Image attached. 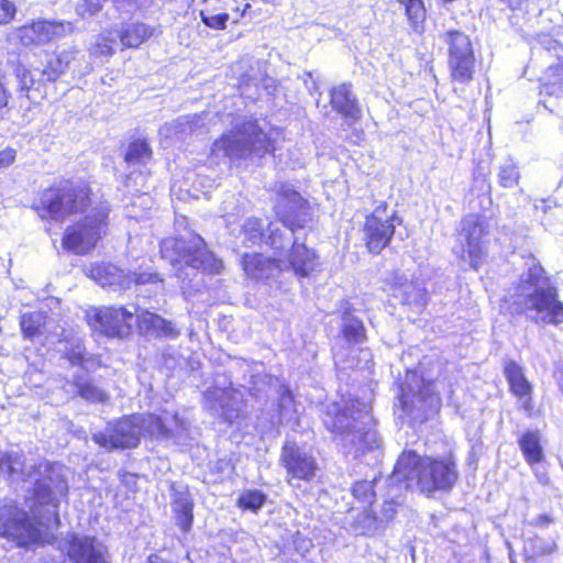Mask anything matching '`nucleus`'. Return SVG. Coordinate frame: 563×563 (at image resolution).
Masks as SVG:
<instances>
[{"instance_id":"f257e3e1","label":"nucleus","mask_w":563,"mask_h":563,"mask_svg":"<svg viewBox=\"0 0 563 563\" xmlns=\"http://www.w3.org/2000/svg\"><path fill=\"white\" fill-rule=\"evenodd\" d=\"M323 423L336 435L345 452L357 459L373 454V460L380 456L379 437L374 429L369 405L354 398H342L327 407Z\"/></svg>"},{"instance_id":"f03ea898","label":"nucleus","mask_w":563,"mask_h":563,"mask_svg":"<svg viewBox=\"0 0 563 563\" xmlns=\"http://www.w3.org/2000/svg\"><path fill=\"white\" fill-rule=\"evenodd\" d=\"M423 363L418 369H407L406 378L400 387L399 404L401 411L411 423H421L435 415L441 406L442 397L450 400L454 394L453 387L444 378H432L423 369Z\"/></svg>"},{"instance_id":"7ed1b4c3","label":"nucleus","mask_w":563,"mask_h":563,"mask_svg":"<svg viewBox=\"0 0 563 563\" xmlns=\"http://www.w3.org/2000/svg\"><path fill=\"white\" fill-rule=\"evenodd\" d=\"M390 479L404 483L407 489L417 488L431 495L438 490H450L457 481V471L452 461L421 457L408 451L399 456Z\"/></svg>"},{"instance_id":"20e7f679","label":"nucleus","mask_w":563,"mask_h":563,"mask_svg":"<svg viewBox=\"0 0 563 563\" xmlns=\"http://www.w3.org/2000/svg\"><path fill=\"white\" fill-rule=\"evenodd\" d=\"M246 390L255 398L262 397V394L268 395L274 391L279 395L283 406L291 401L290 389L279 378L258 373L251 376V386H243V389L224 388L218 384L207 389L203 393V408L212 416L232 423L243 413Z\"/></svg>"},{"instance_id":"39448f33","label":"nucleus","mask_w":563,"mask_h":563,"mask_svg":"<svg viewBox=\"0 0 563 563\" xmlns=\"http://www.w3.org/2000/svg\"><path fill=\"white\" fill-rule=\"evenodd\" d=\"M515 297L514 302L537 322H563V303L558 300L555 287L544 276V269L539 264H532L521 274Z\"/></svg>"},{"instance_id":"423d86ee","label":"nucleus","mask_w":563,"mask_h":563,"mask_svg":"<svg viewBox=\"0 0 563 563\" xmlns=\"http://www.w3.org/2000/svg\"><path fill=\"white\" fill-rule=\"evenodd\" d=\"M161 253L183 280L191 279L199 272L214 274L222 268V262L214 257L198 234L167 238L161 243Z\"/></svg>"},{"instance_id":"0eeeda50","label":"nucleus","mask_w":563,"mask_h":563,"mask_svg":"<svg viewBox=\"0 0 563 563\" xmlns=\"http://www.w3.org/2000/svg\"><path fill=\"white\" fill-rule=\"evenodd\" d=\"M275 209L280 222L268 224L265 243L282 254L284 251H290L295 239L299 242L297 231L303 229L311 218L308 202L299 192L286 185H283L277 194Z\"/></svg>"},{"instance_id":"6e6552de","label":"nucleus","mask_w":563,"mask_h":563,"mask_svg":"<svg viewBox=\"0 0 563 563\" xmlns=\"http://www.w3.org/2000/svg\"><path fill=\"white\" fill-rule=\"evenodd\" d=\"M274 141L255 120H243L213 143L214 153L230 159H255L273 153Z\"/></svg>"},{"instance_id":"1a4fd4ad","label":"nucleus","mask_w":563,"mask_h":563,"mask_svg":"<svg viewBox=\"0 0 563 563\" xmlns=\"http://www.w3.org/2000/svg\"><path fill=\"white\" fill-rule=\"evenodd\" d=\"M89 202L86 183L62 179L41 194L38 209L54 220H63L71 213L82 212Z\"/></svg>"},{"instance_id":"9d476101","label":"nucleus","mask_w":563,"mask_h":563,"mask_svg":"<svg viewBox=\"0 0 563 563\" xmlns=\"http://www.w3.org/2000/svg\"><path fill=\"white\" fill-rule=\"evenodd\" d=\"M0 537L16 547L37 544L42 539L40 522L25 509L10 500L0 503Z\"/></svg>"},{"instance_id":"9b49d317","label":"nucleus","mask_w":563,"mask_h":563,"mask_svg":"<svg viewBox=\"0 0 563 563\" xmlns=\"http://www.w3.org/2000/svg\"><path fill=\"white\" fill-rule=\"evenodd\" d=\"M109 207L100 205L64 233L63 246L76 254H86L106 234L108 228Z\"/></svg>"},{"instance_id":"f8f14e48","label":"nucleus","mask_w":563,"mask_h":563,"mask_svg":"<svg viewBox=\"0 0 563 563\" xmlns=\"http://www.w3.org/2000/svg\"><path fill=\"white\" fill-rule=\"evenodd\" d=\"M442 38L448 45V64L452 80L468 84L475 71V55L468 35L461 31H448Z\"/></svg>"},{"instance_id":"ddd939ff","label":"nucleus","mask_w":563,"mask_h":563,"mask_svg":"<svg viewBox=\"0 0 563 563\" xmlns=\"http://www.w3.org/2000/svg\"><path fill=\"white\" fill-rule=\"evenodd\" d=\"M402 221L395 210L389 211L387 202H379L364 223V240L371 253H380L390 242L396 224Z\"/></svg>"},{"instance_id":"4468645a","label":"nucleus","mask_w":563,"mask_h":563,"mask_svg":"<svg viewBox=\"0 0 563 563\" xmlns=\"http://www.w3.org/2000/svg\"><path fill=\"white\" fill-rule=\"evenodd\" d=\"M489 234V220L479 214H468L461 222L460 238L465 242L462 257L477 269L486 257L485 238Z\"/></svg>"},{"instance_id":"2eb2a0df","label":"nucleus","mask_w":563,"mask_h":563,"mask_svg":"<svg viewBox=\"0 0 563 563\" xmlns=\"http://www.w3.org/2000/svg\"><path fill=\"white\" fill-rule=\"evenodd\" d=\"M139 421H142L141 416H125L108 423L104 432L95 433L92 439L97 444L109 450L135 448L141 439Z\"/></svg>"},{"instance_id":"dca6fc26","label":"nucleus","mask_w":563,"mask_h":563,"mask_svg":"<svg viewBox=\"0 0 563 563\" xmlns=\"http://www.w3.org/2000/svg\"><path fill=\"white\" fill-rule=\"evenodd\" d=\"M63 465L46 461L38 463L37 476L34 485V497L38 504L55 505L58 496L68 492L67 482L64 478Z\"/></svg>"},{"instance_id":"f3484780","label":"nucleus","mask_w":563,"mask_h":563,"mask_svg":"<svg viewBox=\"0 0 563 563\" xmlns=\"http://www.w3.org/2000/svg\"><path fill=\"white\" fill-rule=\"evenodd\" d=\"M87 318L91 328L111 338L128 336L134 322V313L122 307L96 309Z\"/></svg>"},{"instance_id":"a211bd4d","label":"nucleus","mask_w":563,"mask_h":563,"mask_svg":"<svg viewBox=\"0 0 563 563\" xmlns=\"http://www.w3.org/2000/svg\"><path fill=\"white\" fill-rule=\"evenodd\" d=\"M279 460L287 471L288 482L292 479L310 482L316 475V459L296 442L287 441L284 444Z\"/></svg>"},{"instance_id":"6ab92c4d","label":"nucleus","mask_w":563,"mask_h":563,"mask_svg":"<svg viewBox=\"0 0 563 563\" xmlns=\"http://www.w3.org/2000/svg\"><path fill=\"white\" fill-rule=\"evenodd\" d=\"M67 555L71 563H111L107 545L96 537L71 534Z\"/></svg>"},{"instance_id":"aec40b11","label":"nucleus","mask_w":563,"mask_h":563,"mask_svg":"<svg viewBox=\"0 0 563 563\" xmlns=\"http://www.w3.org/2000/svg\"><path fill=\"white\" fill-rule=\"evenodd\" d=\"M282 260L265 256L262 253H245L241 260L245 275L256 282L274 279L282 271Z\"/></svg>"},{"instance_id":"412c9836","label":"nucleus","mask_w":563,"mask_h":563,"mask_svg":"<svg viewBox=\"0 0 563 563\" xmlns=\"http://www.w3.org/2000/svg\"><path fill=\"white\" fill-rule=\"evenodd\" d=\"M393 296L399 298L404 305L413 307L416 310L423 308L427 303V291L410 282L405 274L394 272L387 278Z\"/></svg>"},{"instance_id":"4be33fe9","label":"nucleus","mask_w":563,"mask_h":563,"mask_svg":"<svg viewBox=\"0 0 563 563\" xmlns=\"http://www.w3.org/2000/svg\"><path fill=\"white\" fill-rule=\"evenodd\" d=\"M38 463L26 464L18 452H0V475L9 479H31L37 476Z\"/></svg>"},{"instance_id":"5701e85b","label":"nucleus","mask_w":563,"mask_h":563,"mask_svg":"<svg viewBox=\"0 0 563 563\" xmlns=\"http://www.w3.org/2000/svg\"><path fill=\"white\" fill-rule=\"evenodd\" d=\"M287 263L299 277L309 276L319 266L314 251L308 249L305 243L297 242V239L292 242Z\"/></svg>"},{"instance_id":"b1692460","label":"nucleus","mask_w":563,"mask_h":563,"mask_svg":"<svg viewBox=\"0 0 563 563\" xmlns=\"http://www.w3.org/2000/svg\"><path fill=\"white\" fill-rule=\"evenodd\" d=\"M172 506L179 528L187 532L194 521V501L187 487L181 485L172 486Z\"/></svg>"},{"instance_id":"393cba45","label":"nucleus","mask_w":563,"mask_h":563,"mask_svg":"<svg viewBox=\"0 0 563 563\" xmlns=\"http://www.w3.org/2000/svg\"><path fill=\"white\" fill-rule=\"evenodd\" d=\"M330 97L332 108L341 115L353 121L360 119L361 109L350 84H341L332 88Z\"/></svg>"},{"instance_id":"a878e982","label":"nucleus","mask_w":563,"mask_h":563,"mask_svg":"<svg viewBox=\"0 0 563 563\" xmlns=\"http://www.w3.org/2000/svg\"><path fill=\"white\" fill-rule=\"evenodd\" d=\"M142 421H139V429L142 434H148L153 438H163V439H173L175 438L180 431L186 430V422L180 419L177 415L173 417V421L175 423L176 430H172L165 426L161 417H157L155 415H143L140 413Z\"/></svg>"},{"instance_id":"bb28decb","label":"nucleus","mask_w":563,"mask_h":563,"mask_svg":"<svg viewBox=\"0 0 563 563\" xmlns=\"http://www.w3.org/2000/svg\"><path fill=\"white\" fill-rule=\"evenodd\" d=\"M137 324L140 331L148 336L175 339L179 333L173 322L150 311H143L137 317Z\"/></svg>"},{"instance_id":"cd10ccee","label":"nucleus","mask_w":563,"mask_h":563,"mask_svg":"<svg viewBox=\"0 0 563 563\" xmlns=\"http://www.w3.org/2000/svg\"><path fill=\"white\" fill-rule=\"evenodd\" d=\"M126 273L112 264H96L90 269V276L101 287L118 286L119 288H130V277Z\"/></svg>"},{"instance_id":"c85d7f7f","label":"nucleus","mask_w":563,"mask_h":563,"mask_svg":"<svg viewBox=\"0 0 563 563\" xmlns=\"http://www.w3.org/2000/svg\"><path fill=\"white\" fill-rule=\"evenodd\" d=\"M52 320L42 311L23 313L20 320L21 331L29 340H42L48 331Z\"/></svg>"},{"instance_id":"c756f323","label":"nucleus","mask_w":563,"mask_h":563,"mask_svg":"<svg viewBox=\"0 0 563 563\" xmlns=\"http://www.w3.org/2000/svg\"><path fill=\"white\" fill-rule=\"evenodd\" d=\"M40 44L59 40L73 33L74 26L68 21H35Z\"/></svg>"},{"instance_id":"7c9ffc66","label":"nucleus","mask_w":563,"mask_h":563,"mask_svg":"<svg viewBox=\"0 0 563 563\" xmlns=\"http://www.w3.org/2000/svg\"><path fill=\"white\" fill-rule=\"evenodd\" d=\"M520 450L526 462L530 466L539 464L544 459L543 448L541 445L539 431H526L518 440Z\"/></svg>"},{"instance_id":"2f4dec72","label":"nucleus","mask_w":563,"mask_h":563,"mask_svg":"<svg viewBox=\"0 0 563 563\" xmlns=\"http://www.w3.org/2000/svg\"><path fill=\"white\" fill-rule=\"evenodd\" d=\"M76 51H63L58 54L48 56L44 68L41 70L43 79L55 81L66 71L70 63L75 59Z\"/></svg>"},{"instance_id":"473e14b6","label":"nucleus","mask_w":563,"mask_h":563,"mask_svg":"<svg viewBox=\"0 0 563 563\" xmlns=\"http://www.w3.org/2000/svg\"><path fill=\"white\" fill-rule=\"evenodd\" d=\"M341 332L343 339L352 346L354 344L363 343L366 339L365 328L357 317L353 316L350 311H344L342 314Z\"/></svg>"},{"instance_id":"72a5a7b5","label":"nucleus","mask_w":563,"mask_h":563,"mask_svg":"<svg viewBox=\"0 0 563 563\" xmlns=\"http://www.w3.org/2000/svg\"><path fill=\"white\" fill-rule=\"evenodd\" d=\"M155 29L145 23L128 25L120 32L121 43L126 47H139L143 42L151 38Z\"/></svg>"},{"instance_id":"f704fd0d","label":"nucleus","mask_w":563,"mask_h":563,"mask_svg":"<svg viewBox=\"0 0 563 563\" xmlns=\"http://www.w3.org/2000/svg\"><path fill=\"white\" fill-rule=\"evenodd\" d=\"M505 375L510 384L511 390L518 396H526L530 393V385L523 376L522 368L509 362L505 367Z\"/></svg>"},{"instance_id":"c9c22d12","label":"nucleus","mask_w":563,"mask_h":563,"mask_svg":"<svg viewBox=\"0 0 563 563\" xmlns=\"http://www.w3.org/2000/svg\"><path fill=\"white\" fill-rule=\"evenodd\" d=\"M152 156V150L144 140H136L129 144L125 152V162L130 165H145Z\"/></svg>"},{"instance_id":"e433bc0d","label":"nucleus","mask_w":563,"mask_h":563,"mask_svg":"<svg viewBox=\"0 0 563 563\" xmlns=\"http://www.w3.org/2000/svg\"><path fill=\"white\" fill-rule=\"evenodd\" d=\"M205 128V114L184 115L178 118L173 123V129L176 134L187 135L196 132H201Z\"/></svg>"},{"instance_id":"4c0bfd02","label":"nucleus","mask_w":563,"mask_h":563,"mask_svg":"<svg viewBox=\"0 0 563 563\" xmlns=\"http://www.w3.org/2000/svg\"><path fill=\"white\" fill-rule=\"evenodd\" d=\"M241 234L245 245H255L265 241L266 234L263 233V225L256 218H249L242 225Z\"/></svg>"},{"instance_id":"58836bf2","label":"nucleus","mask_w":563,"mask_h":563,"mask_svg":"<svg viewBox=\"0 0 563 563\" xmlns=\"http://www.w3.org/2000/svg\"><path fill=\"white\" fill-rule=\"evenodd\" d=\"M498 183L504 188H514L519 184L520 173L512 159H506L498 169Z\"/></svg>"},{"instance_id":"ea45409f","label":"nucleus","mask_w":563,"mask_h":563,"mask_svg":"<svg viewBox=\"0 0 563 563\" xmlns=\"http://www.w3.org/2000/svg\"><path fill=\"white\" fill-rule=\"evenodd\" d=\"M78 395L91 402H106L108 400V395L104 390L95 386L90 383H82L77 380L76 383Z\"/></svg>"},{"instance_id":"a19ab883","label":"nucleus","mask_w":563,"mask_h":563,"mask_svg":"<svg viewBox=\"0 0 563 563\" xmlns=\"http://www.w3.org/2000/svg\"><path fill=\"white\" fill-rule=\"evenodd\" d=\"M266 501V495L261 490H246L244 492L238 500V504L243 509H247L251 511H257L263 507Z\"/></svg>"},{"instance_id":"79ce46f5","label":"nucleus","mask_w":563,"mask_h":563,"mask_svg":"<svg viewBox=\"0 0 563 563\" xmlns=\"http://www.w3.org/2000/svg\"><path fill=\"white\" fill-rule=\"evenodd\" d=\"M125 276H129L130 278V288L132 285L135 286H142L151 284L154 286L155 289H161L163 279L159 278V276L155 273L151 272H130L126 273Z\"/></svg>"},{"instance_id":"37998d69","label":"nucleus","mask_w":563,"mask_h":563,"mask_svg":"<svg viewBox=\"0 0 563 563\" xmlns=\"http://www.w3.org/2000/svg\"><path fill=\"white\" fill-rule=\"evenodd\" d=\"M13 73L19 81V89L21 93H25V97L29 98V91L31 87L34 85V78L31 71L22 64L15 63L13 67Z\"/></svg>"},{"instance_id":"c03bdc74","label":"nucleus","mask_w":563,"mask_h":563,"mask_svg":"<svg viewBox=\"0 0 563 563\" xmlns=\"http://www.w3.org/2000/svg\"><path fill=\"white\" fill-rule=\"evenodd\" d=\"M353 496L363 504L372 505L375 498L374 484L372 481H361L352 488Z\"/></svg>"},{"instance_id":"a18cd8bd","label":"nucleus","mask_w":563,"mask_h":563,"mask_svg":"<svg viewBox=\"0 0 563 563\" xmlns=\"http://www.w3.org/2000/svg\"><path fill=\"white\" fill-rule=\"evenodd\" d=\"M200 18L205 25L212 30H224L229 21L228 13L213 14L209 10H201Z\"/></svg>"},{"instance_id":"49530a36","label":"nucleus","mask_w":563,"mask_h":563,"mask_svg":"<svg viewBox=\"0 0 563 563\" xmlns=\"http://www.w3.org/2000/svg\"><path fill=\"white\" fill-rule=\"evenodd\" d=\"M16 36L20 40V42L25 46L32 44H40V41H37V30L35 22H32L29 25L20 27L16 32Z\"/></svg>"},{"instance_id":"de8ad7c7","label":"nucleus","mask_w":563,"mask_h":563,"mask_svg":"<svg viewBox=\"0 0 563 563\" xmlns=\"http://www.w3.org/2000/svg\"><path fill=\"white\" fill-rule=\"evenodd\" d=\"M406 12L409 20L413 23H418L424 18V8L421 0H411L406 5Z\"/></svg>"},{"instance_id":"09e8293b","label":"nucleus","mask_w":563,"mask_h":563,"mask_svg":"<svg viewBox=\"0 0 563 563\" xmlns=\"http://www.w3.org/2000/svg\"><path fill=\"white\" fill-rule=\"evenodd\" d=\"M549 70L553 76V80L550 82L549 93H563V63L555 67H550Z\"/></svg>"},{"instance_id":"8fccbe9b","label":"nucleus","mask_w":563,"mask_h":563,"mask_svg":"<svg viewBox=\"0 0 563 563\" xmlns=\"http://www.w3.org/2000/svg\"><path fill=\"white\" fill-rule=\"evenodd\" d=\"M539 43L548 53L553 52L556 56H560L563 53V46L549 35H541L539 37Z\"/></svg>"},{"instance_id":"3c124183","label":"nucleus","mask_w":563,"mask_h":563,"mask_svg":"<svg viewBox=\"0 0 563 563\" xmlns=\"http://www.w3.org/2000/svg\"><path fill=\"white\" fill-rule=\"evenodd\" d=\"M93 53L100 56H111L113 54V41L100 36L95 45Z\"/></svg>"},{"instance_id":"603ef678","label":"nucleus","mask_w":563,"mask_h":563,"mask_svg":"<svg viewBox=\"0 0 563 563\" xmlns=\"http://www.w3.org/2000/svg\"><path fill=\"white\" fill-rule=\"evenodd\" d=\"M15 12L14 3L9 0H0V24L11 21Z\"/></svg>"},{"instance_id":"864d4df0","label":"nucleus","mask_w":563,"mask_h":563,"mask_svg":"<svg viewBox=\"0 0 563 563\" xmlns=\"http://www.w3.org/2000/svg\"><path fill=\"white\" fill-rule=\"evenodd\" d=\"M396 514V503L393 500L385 501L379 515L376 516V519L380 522L390 521Z\"/></svg>"},{"instance_id":"5fc2aeb1","label":"nucleus","mask_w":563,"mask_h":563,"mask_svg":"<svg viewBox=\"0 0 563 563\" xmlns=\"http://www.w3.org/2000/svg\"><path fill=\"white\" fill-rule=\"evenodd\" d=\"M532 547L534 554L544 555L551 553L554 550L555 543L552 541L544 542L542 540L537 539L532 541Z\"/></svg>"},{"instance_id":"6e6d98bb","label":"nucleus","mask_w":563,"mask_h":563,"mask_svg":"<svg viewBox=\"0 0 563 563\" xmlns=\"http://www.w3.org/2000/svg\"><path fill=\"white\" fill-rule=\"evenodd\" d=\"M15 158V151L5 148L0 151V169L10 166Z\"/></svg>"},{"instance_id":"4d7b16f0","label":"nucleus","mask_w":563,"mask_h":563,"mask_svg":"<svg viewBox=\"0 0 563 563\" xmlns=\"http://www.w3.org/2000/svg\"><path fill=\"white\" fill-rule=\"evenodd\" d=\"M553 521H554V519L552 516L543 514V515H539L538 517H536L534 519L529 521V525L533 526V527L544 528V527L550 526Z\"/></svg>"},{"instance_id":"13d9d810","label":"nucleus","mask_w":563,"mask_h":563,"mask_svg":"<svg viewBox=\"0 0 563 563\" xmlns=\"http://www.w3.org/2000/svg\"><path fill=\"white\" fill-rule=\"evenodd\" d=\"M68 360L73 365H79L81 367H85L86 369H89L88 361L84 358V354H70Z\"/></svg>"},{"instance_id":"bf43d9fd","label":"nucleus","mask_w":563,"mask_h":563,"mask_svg":"<svg viewBox=\"0 0 563 563\" xmlns=\"http://www.w3.org/2000/svg\"><path fill=\"white\" fill-rule=\"evenodd\" d=\"M217 384H218V386H220V387H224V388H227V387L224 386V383H221L219 379L216 382L214 386H216ZM229 386H232V383H229ZM229 388H232V387H229Z\"/></svg>"},{"instance_id":"052dcab7","label":"nucleus","mask_w":563,"mask_h":563,"mask_svg":"<svg viewBox=\"0 0 563 563\" xmlns=\"http://www.w3.org/2000/svg\"><path fill=\"white\" fill-rule=\"evenodd\" d=\"M195 363L194 360H189V364L192 366V364Z\"/></svg>"}]
</instances>
